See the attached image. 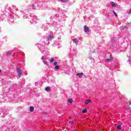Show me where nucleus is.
<instances>
[{
	"label": "nucleus",
	"instance_id": "nucleus-12",
	"mask_svg": "<svg viewBox=\"0 0 131 131\" xmlns=\"http://www.w3.org/2000/svg\"><path fill=\"white\" fill-rule=\"evenodd\" d=\"M73 41L75 42V43H78L79 41L77 38H75L73 39Z\"/></svg>",
	"mask_w": 131,
	"mask_h": 131
},
{
	"label": "nucleus",
	"instance_id": "nucleus-6",
	"mask_svg": "<svg viewBox=\"0 0 131 131\" xmlns=\"http://www.w3.org/2000/svg\"><path fill=\"white\" fill-rule=\"evenodd\" d=\"M53 36H49L47 38V40H52V39H53Z\"/></svg>",
	"mask_w": 131,
	"mask_h": 131
},
{
	"label": "nucleus",
	"instance_id": "nucleus-18",
	"mask_svg": "<svg viewBox=\"0 0 131 131\" xmlns=\"http://www.w3.org/2000/svg\"><path fill=\"white\" fill-rule=\"evenodd\" d=\"M41 60H45V57L43 56H42L41 58Z\"/></svg>",
	"mask_w": 131,
	"mask_h": 131
},
{
	"label": "nucleus",
	"instance_id": "nucleus-19",
	"mask_svg": "<svg viewBox=\"0 0 131 131\" xmlns=\"http://www.w3.org/2000/svg\"><path fill=\"white\" fill-rule=\"evenodd\" d=\"M57 64H58V63L57 62H54L55 66H57Z\"/></svg>",
	"mask_w": 131,
	"mask_h": 131
},
{
	"label": "nucleus",
	"instance_id": "nucleus-15",
	"mask_svg": "<svg viewBox=\"0 0 131 131\" xmlns=\"http://www.w3.org/2000/svg\"><path fill=\"white\" fill-rule=\"evenodd\" d=\"M113 13H114L115 17H117V13H116V12H115V11H113Z\"/></svg>",
	"mask_w": 131,
	"mask_h": 131
},
{
	"label": "nucleus",
	"instance_id": "nucleus-20",
	"mask_svg": "<svg viewBox=\"0 0 131 131\" xmlns=\"http://www.w3.org/2000/svg\"><path fill=\"white\" fill-rule=\"evenodd\" d=\"M53 61H54V59L50 60V62H53Z\"/></svg>",
	"mask_w": 131,
	"mask_h": 131
},
{
	"label": "nucleus",
	"instance_id": "nucleus-16",
	"mask_svg": "<svg viewBox=\"0 0 131 131\" xmlns=\"http://www.w3.org/2000/svg\"><path fill=\"white\" fill-rule=\"evenodd\" d=\"M55 69H56V70H58L59 69V66H55Z\"/></svg>",
	"mask_w": 131,
	"mask_h": 131
},
{
	"label": "nucleus",
	"instance_id": "nucleus-10",
	"mask_svg": "<svg viewBox=\"0 0 131 131\" xmlns=\"http://www.w3.org/2000/svg\"><path fill=\"white\" fill-rule=\"evenodd\" d=\"M45 91H46V92H51V89L49 87H46L45 89Z\"/></svg>",
	"mask_w": 131,
	"mask_h": 131
},
{
	"label": "nucleus",
	"instance_id": "nucleus-13",
	"mask_svg": "<svg viewBox=\"0 0 131 131\" xmlns=\"http://www.w3.org/2000/svg\"><path fill=\"white\" fill-rule=\"evenodd\" d=\"M69 103H70L71 104H72L73 102V99L72 98H70L69 99Z\"/></svg>",
	"mask_w": 131,
	"mask_h": 131
},
{
	"label": "nucleus",
	"instance_id": "nucleus-7",
	"mask_svg": "<svg viewBox=\"0 0 131 131\" xmlns=\"http://www.w3.org/2000/svg\"><path fill=\"white\" fill-rule=\"evenodd\" d=\"M59 1L61 2V3H68V2H69V0H59Z\"/></svg>",
	"mask_w": 131,
	"mask_h": 131
},
{
	"label": "nucleus",
	"instance_id": "nucleus-5",
	"mask_svg": "<svg viewBox=\"0 0 131 131\" xmlns=\"http://www.w3.org/2000/svg\"><path fill=\"white\" fill-rule=\"evenodd\" d=\"M89 103H92V100L91 99H87L85 100V104L86 105H88V104H89Z\"/></svg>",
	"mask_w": 131,
	"mask_h": 131
},
{
	"label": "nucleus",
	"instance_id": "nucleus-14",
	"mask_svg": "<svg viewBox=\"0 0 131 131\" xmlns=\"http://www.w3.org/2000/svg\"><path fill=\"white\" fill-rule=\"evenodd\" d=\"M82 113H86L88 112V110L86 108H85L82 111Z\"/></svg>",
	"mask_w": 131,
	"mask_h": 131
},
{
	"label": "nucleus",
	"instance_id": "nucleus-11",
	"mask_svg": "<svg viewBox=\"0 0 131 131\" xmlns=\"http://www.w3.org/2000/svg\"><path fill=\"white\" fill-rule=\"evenodd\" d=\"M117 129H119L120 130L121 129V125L119 124L117 126Z\"/></svg>",
	"mask_w": 131,
	"mask_h": 131
},
{
	"label": "nucleus",
	"instance_id": "nucleus-21",
	"mask_svg": "<svg viewBox=\"0 0 131 131\" xmlns=\"http://www.w3.org/2000/svg\"><path fill=\"white\" fill-rule=\"evenodd\" d=\"M0 72H2V70H0Z\"/></svg>",
	"mask_w": 131,
	"mask_h": 131
},
{
	"label": "nucleus",
	"instance_id": "nucleus-3",
	"mask_svg": "<svg viewBox=\"0 0 131 131\" xmlns=\"http://www.w3.org/2000/svg\"><path fill=\"white\" fill-rule=\"evenodd\" d=\"M77 76H79V78H81V77H82V76H83V73H77Z\"/></svg>",
	"mask_w": 131,
	"mask_h": 131
},
{
	"label": "nucleus",
	"instance_id": "nucleus-17",
	"mask_svg": "<svg viewBox=\"0 0 131 131\" xmlns=\"http://www.w3.org/2000/svg\"><path fill=\"white\" fill-rule=\"evenodd\" d=\"M43 62L44 64H45L46 65H48V62H45L44 60H43Z\"/></svg>",
	"mask_w": 131,
	"mask_h": 131
},
{
	"label": "nucleus",
	"instance_id": "nucleus-9",
	"mask_svg": "<svg viewBox=\"0 0 131 131\" xmlns=\"http://www.w3.org/2000/svg\"><path fill=\"white\" fill-rule=\"evenodd\" d=\"M116 6H117V4H116L114 2L112 3V7H116Z\"/></svg>",
	"mask_w": 131,
	"mask_h": 131
},
{
	"label": "nucleus",
	"instance_id": "nucleus-2",
	"mask_svg": "<svg viewBox=\"0 0 131 131\" xmlns=\"http://www.w3.org/2000/svg\"><path fill=\"white\" fill-rule=\"evenodd\" d=\"M17 70L18 76L19 77H21V76L22 75V72H21V70L19 68H17Z\"/></svg>",
	"mask_w": 131,
	"mask_h": 131
},
{
	"label": "nucleus",
	"instance_id": "nucleus-1",
	"mask_svg": "<svg viewBox=\"0 0 131 131\" xmlns=\"http://www.w3.org/2000/svg\"><path fill=\"white\" fill-rule=\"evenodd\" d=\"M112 61H113V57H112V55H110L109 58H107L105 59L106 62H112Z\"/></svg>",
	"mask_w": 131,
	"mask_h": 131
},
{
	"label": "nucleus",
	"instance_id": "nucleus-8",
	"mask_svg": "<svg viewBox=\"0 0 131 131\" xmlns=\"http://www.w3.org/2000/svg\"><path fill=\"white\" fill-rule=\"evenodd\" d=\"M30 112H33L34 111V107H33V106H30Z\"/></svg>",
	"mask_w": 131,
	"mask_h": 131
},
{
	"label": "nucleus",
	"instance_id": "nucleus-4",
	"mask_svg": "<svg viewBox=\"0 0 131 131\" xmlns=\"http://www.w3.org/2000/svg\"><path fill=\"white\" fill-rule=\"evenodd\" d=\"M84 31L85 32H89V27L86 26H85L84 27Z\"/></svg>",
	"mask_w": 131,
	"mask_h": 131
}]
</instances>
